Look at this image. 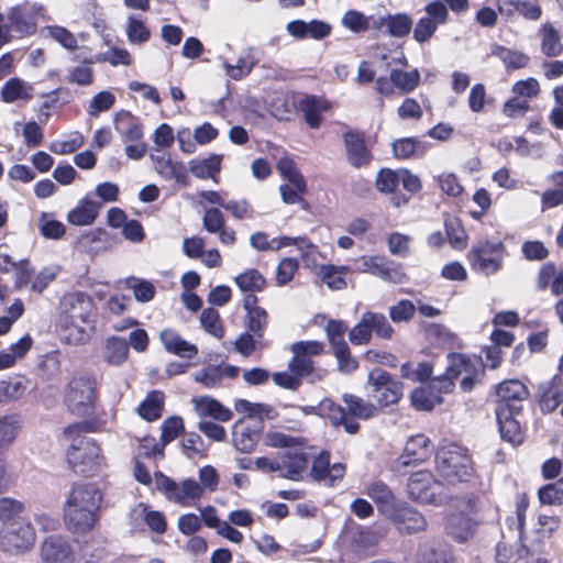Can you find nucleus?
<instances>
[{
	"label": "nucleus",
	"mask_w": 563,
	"mask_h": 563,
	"mask_svg": "<svg viewBox=\"0 0 563 563\" xmlns=\"http://www.w3.org/2000/svg\"><path fill=\"white\" fill-rule=\"evenodd\" d=\"M164 349L169 353L184 358L195 357L199 350L197 345L186 341L173 329H164L159 333Z\"/></svg>",
	"instance_id": "27"
},
{
	"label": "nucleus",
	"mask_w": 563,
	"mask_h": 563,
	"mask_svg": "<svg viewBox=\"0 0 563 563\" xmlns=\"http://www.w3.org/2000/svg\"><path fill=\"white\" fill-rule=\"evenodd\" d=\"M365 316L369 324L371 333L374 332L380 339H391L394 329L383 313L367 311Z\"/></svg>",
	"instance_id": "52"
},
{
	"label": "nucleus",
	"mask_w": 563,
	"mask_h": 563,
	"mask_svg": "<svg viewBox=\"0 0 563 563\" xmlns=\"http://www.w3.org/2000/svg\"><path fill=\"white\" fill-rule=\"evenodd\" d=\"M102 203L88 199L87 197L79 201L78 206L71 209L67 214V220L74 225H89L93 223L99 214Z\"/></svg>",
	"instance_id": "32"
},
{
	"label": "nucleus",
	"mask_w": 563,
	"mask_h": 563,
	"mask_svg": "<svg viewBox=\"0 0 563 563\" xmlns=\"http://www.w3.org/2000/svg\"><path fill=\"white\" fill-rule=\"evenodd\" d=\"M420 563H454V558L446 545H439L422 550Z\"/></svg>",
	"instance_id": "61"
},
{
	"label": "nucleus",
	"mask_w": 563,
	"mask_h": 563,
	"mask_svg": "<svg viewBox=\"0 0 563 563\" xmlns=\"http://www.w3.org/2000/svg\"><path fill=\"white\" fill-rule=\"evenodd\" d=\"M367 496L376 504L377 509L385 517L394 514L397 507V498L391 489L382 481L371 483L366 489Z\"/></svg>",
	"instance_id": "28"
},
{
	"label": "nucleus",
	"mask_w": 563,
	"mask_h": 563,
	"mask_svg": "<svg viewBox=\"0 0 563 563\" xmlns=\"http://www.w3.org/2000/svg\"><path fill=\"white\" fill-rule=\"evenodd\" d=\"M366 18L363 12L357 10H347L341 20V23L347 30L354 33H363L368 31V25L366 24Z\"/></svg>",
	"instance_id": "64"
},
{
	"label": "nucleus",
	"mask_w": 563,
	"mask_h": 563,
	"mask_svg": "<svg viewBox=\"0 0 563 563\" xmlns=\"http://www.w3.org/2000/svg\"><path fill=\"white\" fill-rule=\"evenodd\" d=\"M500 437L503 440L518 445L523 441V433L517 416L520 412H512L509 409H495Z\"/></svg>",
	"instance_id": "25"
},
{
	"label": "nucleus",
	"mask_w": 563,
	"mask_h": 563,
	"mask_svg": "<svg viewBox=\"0 0 563 563\" xmlns=\"http://www.w3.org/2000/svg\"><path fill=\"white\" fill-rule=\"evenodd\" d=\"M129 356V343L120 336L112 335L104 342L102 358L111 366L123 364Z\"/></svg>",
	"instance_id": "33"
},
{
	"label": "nucleus",
	"mask_w": 563,
	"mask_h": 563,
	"mask_svg": "<svg viewBox=\"0 0 563 563\" xmlns=\"http://www.w3.org/2000/svg\"><path fill=\"white\" fill-rule=\"evenodd\" d=\"M97 397L96 378L91 375L82 374L69 380L65 394V402L73 413L88 416L93 412Z\"/></svg>",
	"instance_id": "8"
},
{
	"label": "nucleus",
	"mask_w": 563,
	"mask_h": 563,
	"mask_svg": "<svg viewBox=\"0 0 563 563\" xmlns=\"http://www.w3.org/2000/svg\"><path fill=\"white\" fill-rule=\"evenodd\" d=\"M88 431L86 422L69 424L64 430L65 437L71 441L67 451V462L71 471L84 476H92L100 466V449L96 442L81 435Z\"/></svg>",
	"instance_id": "6"
},
{
	"label": "nucleus",
	"mask_w": 563,
	"mask_h": 563,
	"mask_svg": "<svg viewBox=\"0 0 563 563\" xmlns=\"http://www.w3.org/2000/svg\"><path fill=\"white\" fill-rule=\"evenodd\" d=\"M163 406L164 394L159 390H153L140 404L137 412L143 419L154 421L162 416Z\"/></svg>",
	"instance_id": "40"
},
{
	"label": "nucleus",
	"mask_w": 563,
	"mask_h": 563,
	"mask_svg": "<svg viewBox=\"0 0 563 563\" xmlns=\"http://www.w3.org/2000/svg\"><path fill=\"white\" fill-rule=\"evenodd\" d=\"M463 372H470V358L461 353H450L445 373L412 390L410 395L412 406L418 410L431 411L435 406L441 405L443 395L453 391L454 379Z\"/></svg>",
	"instance_id": "2"
},
{
	"label": "nucleus",
	"mask_w": 563,
	"mask_h": 563,
	"mask_svg": "<svg viewBox=\"0 0 563 563\" xmlns=\"http://www.w3.org/2000/svg\"><path fill=\"white\" fill-rule=\"evenodd\" d=\"M128 287L133 290L135 299L140 302H147L154 298L155 287L151 282L132 277L128 279Z\"/></svg>",
	"instance_id": "63"
},
{
	"label": "nucleus",
	"mask_w": 563,
	"mask_h": 563,
	"mask_svg": "<svg viewBox=\"0 0 563 563\" xmlns=\"http://www.w3.org/2000/svg\"><path fill=\"white\" fill-rule=\"evenodd\" d=\"M195 404L200 416L212 417L222 422L229 421L232 418V411L230 409L209 396L195 399Z\"/></svg>",
	"instance_id": "36"
},
{
	"label": "nucleus",
	"mask_w": 563,
	"mask_h": 563,
	"mask_svg": "<svg viewBox=\"0 0 563 563\" xmlns=\"http://www.w3.org/2000/svg\"><path fill=\"white\" fill-rule=\"evenodd\" d=\"M395 157L400 159H407L420 151L424 152V147L419 140L415 137H404L395 141L391 145Z\"/></svg>",
	"instance_id": "53"
},
{
	"label": "nucleus",
	"mask_w": 563,
	"mask_h": 563,
	"mask_svg": "<svg viewBox=\"0 0 563 563\" xmlns=\"http://www.w3.org/2000/svg\"><path fill=\"white\" fill-rule=\"evenodd\" d=\"M541 52L548 57H558L563 53V44L558 30L549 22L540 29Z\"/></svg>",
	"instance_id": "37"
},
{
	"label": "nucleus",
	"mask_w": 563,
	"mask_h": 563,
	"mask_svg": "<svg viewBox=\"0 0 563 563\" xmlns=\"http://www.w3.org/2000/svg\"><path fill=\"white\" fill-rule=\"evenodd\" d=\"M367 384L372 397L379 407L395 405L404 395V384L379 367L368 372Z\"/></svg>",
	"instance_id": "11"
},
{
	"label": "nucleus",
	"mask_w": 563,
	"mask_h": 563,
	"mask_svg": "<svg viewBox=\"0 0 563 563\" xmlns=\"http://www.w3.org/2000/svg\"><path fill=\"white\" fill-rule=\"evenodd\" d=\"M235 284L244 292H256L264 289L266 279L257 269H247L235 277Z\"/></svg>",
	"instance_id": "49"
},
{
	"label": "nucleus",
	"mask_w": 563,
	"mask_h": 563,
	"mask_svg": "<svg viewBox=\"0 0 563 563\" xmlns=\"http://www.w3.org/2000/svg\"><path fill=\"white\" fill-rule=\"evenodd\" d=\"M264 429L262 417H244L238 420L232 427V444L242 453H251L258 441Z\"/></svg>",
	"instance_id": "13"
},
{
	"label": "nucleus",
	"mask_w": 563,
	"mask_h": 563,
	"mask_svg": "<svg viewBox=\"0 0 563 563\" xmlns=\"http://www.w3.org/2000/svg\"><path fill=\"white\" fill-rule=\"evenodd\" d=\"M401 377L411 382L424 383L432 375V365L429 362H420L416 367L410 362L402 364Z\"/></svg>",
	"instance_id": "56"
},
{
	"label": "nucleus",
	"mask_w": 563,
	"mask_h": 563,
	"mask_svg": "<svg viewBox=\"0 0 563 563\" xmlns=\"http://www.w3.org/2000/svg\"><path fill=\"white\" fill-rule=\"evenodd\" d=\"M41 563H75L70 543L60 536H49L40 548Z\"/></svg>",
	"instance_id": "18"
},
{
	"label": "nucleus",
	"mask_w": 563,
	"mask_h": 563,
	"mask_svg": "<svg viewBox=\"0 0 563 563\" xmlns=\"http://www.w3.org/2000/svg\"><path fill=\"white\" fill-rule=\"evenodd\" d=\"M199 479L201 485L191 478H187L178 484L162 472L155 473L157 489L162 492L169 501L184 507L190 506L199 500L203 494V487L210 492H214L219 484L217 470L211 465H206L200 468Z\"/></svg>",
	"instance_id": "3"
},
{
	"label": "nucleus",
	"mask_w": 563,
	"mask_h": 563,
	"mask_svg": "<svg viewBox=\"0 0 563 563\" xmlns=\"http://www.w3.org/2000/svg\"><path fill=\"white\" fill-rule=\"evenodd\" d=\"M322 405L331 411L330 420L334 426H342L349 434H354L360 430V423L350 418L343 407L331 400H324Z\"/></svg>",
	"instance_id": "42"
},
{
	"label": "nucleus",
	"mask_w": 563,
	"mask_h": 563,
	"mask_svg": "<svg viewBox=\"0 0 563 563\" xmlns=\"http://www.w3.org/2000/svg\"><path fill=\"white\" fill-rule=\"evenodd\" d=\"M125 34L132 45L146 43L151 37V31L140 15H130L126 21Z\"/></svg>",
	"instance_id": "41"
},
{
	"label": "nucleus",
	"mask_w": 563,
	"mask_h": 563,
	"mask_svg": "<svg viewBox=\"0 0 563 563\" xmlns=\"http://www.w3.org/2000/svg\"><path fill=\"white\" fill-rule=\"evenodd\" d=\"M342 399L343 402L346 405V413H349L353 418L366 420L374 417L377 413V407L374 404L364 400L361 397H357L352 394H344Z\"/></svg>",
	"instance_id": "38"
},
{
	"label": "nucleus",
	"mask_w": 563,
	"mask_h": 563,
	"mask_svg": "<svg viewBox=\"0 0 563 563\" xmlns=\"http://www.w3.org/2000/svg\"><path fill=\"white\" fill-rule=\"evenodd\" d=\"M25 507L20 500L2 497L0 498V521L5 526L19 518H23L21 515Z\"/></svg>",
	"instance_id": "51"
},
{
	"label": "nucleus",
	"mask_w": 563,
	"mask_h": 563,
	"mask_svg": "<svg viewBox=\"0 0 563 563\" xmlns=\"http://www.w3.org/2000/svg\"><path fill=\"white\" fill-rule=\"evenodd\" d=\"M21 418L16 413L0 417V450L9 446L21 429Z\"/></svg>",
	"instance_id": "44"
},
{
	"label": "nucleus",
	"mask_w": 563,
	"mask_h": 563,
	"mask_svg": "<svg viewBox=\"0 0 563 563\" xmlns=\"http://www.w3.org/2000/svg\"><path fill=\"white\" fill-rule=\"evenodd\" d=\"M401 533L412 534L427 528V520L412 507H396L394 514L387 517Z\"/></svg>",
	"instance_id": "21"
},
{
	"label": "nucleus",
	"mask_w": 563,
	"mask_h": 563,
	"mask_svg": "<svg viewBox=\"0 0 563 563\" xmlns=\"http://www.w3.org/2000/svg\"><path fill=\"white\" fill-rule=\"evenodd\" d=\"M220 164L221 156L214 154L201 161L191 159L189 162V168L195 177L207 179L212 178L214 174L219 173Z\"/></svg>",
	"instance_id": "43"
},
{
	"label": "nucleus",
	"mask_w": 563,
	"mask_h": 563,
	"mask_svg": "<svg viewBox=\"0 0 563 563\" xmlns=\"http://www.w3.org/2000/svg\"><path fill=\"white\" fill-rule=\"evenodd\" d=\"M496 409H509L512 412H521L522 402L529 396L528 388L518 379L501 382L496 389Z\"/></svg>",
	"instance_id": "16"
},
{
	"label": "nucleus",
	"mask_w": 563,
	"mask_h": 563,
	"mask_svg": "<svg viewBox=\"0 0 563 563\" xmlns=\"http://www.w3.org/2000/svg\"><path fill=\"white\" fill-rule=\"evenodd\" d=\"M345 465L342 463L330 464V454L325 451L313 456L311 470L307 474L312 481L325 486H336L345 475Z\"/></svg>",
	"instance_id": "14"
},
{
	"label": "nucleus",
	"mask_w": 563,
	"mask_h": 563,
	"mask_svg": "<svg viewBox=\"0 0 563 563\" xmlns=\"http://www.w3.org/2000/svg\"><path fill=\"white\" fill-rule=\"evenodd\" d=\"M474 509V499H467V514H452L448 518L446 530L459 542L466 541L473 533L474 520L471 512Z\"/></svg>",
	"instance_id": "26"
},
{
	"label": "nucleus",
	"mask_w": 563,
	"mask_h": 563,
	"mask_svg": "<svg viewBox=\"0 0 563 563\" xmlns=\"http://www.w3.org/2000/svg\"><path fill=\"white\" fill-rule=\"evenodd\" d=\"M444 227L451 246L455 250L465 249L467 235L460 221L456 218H446Z\"/></svg>",
	"instance_id": "54"
},
{
	"label": "nucleus",
	"mask_w": 563,
	"mask_h": 563,
	"mask_svg": "<svg viewBox=\"0 0 563 563\" xmlns=\"http://www.w3.org/2000/svg\"><path fill=\"white\" fill-rule=\"evenodd\" d=\"M498 11L506 18H511L516 13L527 20L537 21L542 15V9L537 0H498Z\"/></svg>",
	"instance_id": "24"
},
{
	"label": "nucleus",
	"mask_w": 563,
	"mask_h": 563,
	"mask_svg": "<svg viewBox=\"0 0 563 563\" xmlns=\"http://www.w3.org/2000/svg\"><path fill=\"white\" fill-rule=\"evenodd\" d=\"M490 56L499 58L505 65L507 71L520 69L526 67L530 58L522 52L512 51L499 44H493L490 46Z\"/></svg>",
	"instance_id": "35"
},
{
	"label": "nucleus",
	"mask_w": 563,
	"mask_h": 563,
	"mask_svg": "<svg viewBox=\"0 0 563 563\" xmlns=\"http://www.w3.org/2000/svg\"><path fill=\"white\" fill-rule=\"evenodd\" d=\"M390 74L395 88L400 90L402 93L413 91L420 82V73L418 69H412L410 71L393 69Z\"/></svg>",
	"instance_id": "48"
},
{
	"label": "nucleus",
	"mask_w": 563,
	"mask_h": 563,
	"mask_svg": "<svg viewBox=\"0 0 563 563\" xmlns=\"http://www.w3.org/2000/svg\"><path fill=\"white\" fill-rule=\"evenodd\" d=\"M114 129L123 142H135L143 137V126L129 111H120L114 117Z\"/></svg>",
	"instance_id": "30"
},
{
	"label": "nucleus",
	"mask_w": 563,
	"mask_h": 563,
	"mask_svg": "<svg viewBox=\"0 0 563 563\" xmlns=\"http://www.w3.org/2000/svg\"><path fill=\"white\" fill-rule=\"evenodd\" d=\"M539 500L544 505L563 504V478L556 483L548 484L539 489Z\"/></svg>",
	"instance_id": "60"
},
{
	"label": "nucleus",
	"mask_w": 563,
	"mask_h": 563,
	"mask_svg": "<svg viewBox=\"0 0 563 563\" xmlns=\"http://www.w3.org/2000/svg\"><path fill=\"white\" fill-rule=\"evenodd\" d=\"M412 24V19L406 13L388 14L384 33L391 37H404L410 33Z\"/></svg>",
	"instance_id": "45"
},
{
	"label": "nucleus",
	"mask_w": 563,
	"mask_h": 563,
	"mask_svg": "<svg viewBox=\"0 0 563 563\" xmlns=\"http://www.w3.org/2000/svg\"><path fill=\"white\" fill-rule=\"evenodd\" d=\"M306 123L311 129H318L322 123V112L329 109V102L316 96H306L299 101Z\"/></svg>",
	"instance_id": "31"
},
{
	"label": "nucleus",
	"mask_w": 563,
	"mask_h": 563,
	"mask_svg": "<svg viewBox=\"0 0 563 563\" xmlns=\"http://www.w3.org/2000/svg\"><path fill=\"white\" fill-rule=\"evenodd\" d=\"M130 520L133 525L137 520H143L153 532L158 534H163L167 528L164 514L158 510H152L144 503L137 504L130 511Z\"/></svg>",
	"instance_id": "29"
},
{
	"label": "nucleus",
	"mask_w": 563,
	"mask_h": 563,
	"mask_svg": "<svg viewBox=\"0 0 563 563\" xmlns=\"http://www.w3.org/2000/svg\"><path fill=\"white\" fill-rule=\"evenodd\" d=\"M346 159L355 168L367 166L372 161V154L367 148L363 133L349 130L343 134Z\"/></svg>",
	"instance_id": "19"
},
{
	"label": "nucleus",
	"mask_w": 563,
	"mask_h": 563,
	"mask_svg": "<svg viewBox=\"0 0 563 563\" xmlns=\"http://www.w3.org/2000/svg\"><path fill=\"white\" fill-rule=\"evenodd\" d=\"M539 401L543 412L554 411L563 400V377L553 376L539 385Z\"/></svg>",
	"instance_id": "23"
},
{
	"label": "nucleus",
	"mask_w": 563,
	"mask_h": 563,
	"mask_svg": "<svg viewBox=\"0 0 563 563\" xmlns=\"http://www.w3.org/2000/svg\"><path fill=\"white\" fill-rule=\"evenodd\" d=\"M201 327L209 334L221 339L224 335V329L221 324L220 314L214 308H206L200 316Z\"/></svg>",
	"instance_id": "58"
},
{
	"label": "nucleus",
	"mask_w": 563,
	"mask_h": 563,
	"mask_svg": "<svg viewBox=\"0 0 563 563\" xmlns=\"http://www.w3.org/2000/svg\"><path fill=\"white\" fill-rule=\"evenodd\" d=\"M347 272L346 266L322 265L319 269V276L329 288L340 290L346 286L344 276Z\"/></svg>",
	"instance_id": "46"
},
{
	"label": "nucleus",
	"mask_w": 563,
	"mask_h": 563,
	"mask_svg": "<svg viewBox=\"0 0 563 563\" xmlns=\"http://www.w3.org/2000/svg\"><path fill=\"white\" fill-rule=\"evenodd\" d=\"M265 445L274 449H289L280 455V476L295 482L302 481L308 474L310 455L302 451L307 444L303 437H294L280 431H268L264 437Z\"/></svg>",
	"instance_id": "4"
},
{
	"label": "nucleus",
	"mask_w": 563,
	"mask_h": 563,
	"mask_svg": "<svg viewBox=\"0 0 563 563\" xmlns=\"http://www.w3.org/2000/svg\"><path fill=\"white\" fill-rule=\"evenodd\" d=\"M267 324L268 316L264 308H254L253 311L246 313V331L253 333L256 339H263Z\"/></svg>",
	"instance_id": "50"
},
{
	"label": "nucleus",
	"mask_w": 563,
	"mask_h": 563,
	"mask_svg": "<svg viewBox=\"0 0 563 563\" xmlns=\"http://www.w3.org/2000/svg\"><path fill=\"white\" fill-rule=\"evenodd\" d=\"M101 501L102 493L95 484L74 485L64 509L67 529L74 534H85L92 530L98 520Z\"/></svg>",
	"instance_id": "1"
},
{
	"label": "nucleus",
	"mask_w": 563,
	"mask_h": 563,
	"mask_svg": "<svg viewBox=\"0 0 563 563\" xmlns=\"http://www.w3.org/2000/svg\"><path fill=\"white\" fill-rule=\"evenodd\" d=\"M505 245L501 242L479 241L468 252V261L474 271L490 275L497 273L504 262Z\"/></svg>",
	"instance_id": "12"
},
{
	"label": "nucleus",
	"mask_w": 563,
	"mask_h": 563,
	"mask_svg": "<svg viewBox=\"0 0 563 563\" xmlns=\"http://www.w3.org/2000/svg\"><path fill=\"white\" fill-rule=\"evenodd\" d=\"M35 530L27 518H19L0 530V549L8 554L27 552L35 542Z\"/></svg>",
	"instance_id": "10"
},
{
	"label": "nucleus",
	"mask_w": 563,
	"mask_h": 563,
	"mask_svg": "<svg viewBox=\"0 0 563 563\" xmlns=\"http://www.w3.org/2000/svg\"><path fill=\"white\" fill-rule=\"evenodd\" d=\"M65 316L60 320L62 336L70 344H82L88 338L86 327L92 323L93 300L82 291L68 294L63 299Z\"/></svg>",
	"instance_id": "5"
},
{
	"label": "nucleus",
	"mask_w": 563,
	"mask_h": 563,
	"mask_svg": "<svg viewBox=\"0 0 563 563\" xmlns=\"http://www.w3.org/2000/svg\"><path fill=\"white\" fill-rule=\"evenodd\" d=\"M195 382L206 388H219L222 386V373L220 365H208L194 374Z\"/></svg>",
	"instance_id": "55"
},
{
	"label": "nucleus",
	"mask_w": 563,
	"mask_h": 563,
	"mask_svg": "<svg viewBox=\"0 0 563 563\" xmlns=\"http://www.w3.org/2000/svg\"><path fill=\"white\" fill-rule=\"evenodd\" d=\"M280 174L288 179V181L296 187V189L300 192H306V180L303 176L297 170L295 164L289 158H283L278 162L277 165Z\"/></svg>",
	"instance_id": "57"
},
{
	"label": "nucleus",
	"mask_w": 563,
	"mask_h": 563,
	"mask_svg": "<svg viewBox=\"0 0 563 563\" xmlns=\"http://www.w3.org/2000/svg\"><path fill=\"white\" fill-rule=\"evenodd\" d=\"M432 454L430 440L424 434H416L408 439L397 464L400 467L417 465L427 461Z\"/></svg>",
	"instance_id": "20"
},
{
	"label": "nucleus",
	"mask_w": 563,
	"mask_h": 563,
	"mask_svg": "<svg viewBox=\"0 0 563 563\" xmlns=\"http://www.w3.org/2000/svg\"><path fill=\"white\" fill-rule=\"evenodd\" d=\"M256 60L252 56L251 52L240 56L234 65L228 60L223 62V68L225 69L227 76L233 80H241L246 77L255 66Z\"/></svg>",
	"instance_id": "47"
},
{
	"label": "nucleus",
	"mask_w": 563,
	"mask_h": 563,
	"mask_svg": "<svg viewBox=\"0 0 563 563\" xmlns=\"http://www.w3.org/2000/svg\"><path fill=\"white\" fill-rule=\"evenodd\" d=\"M33 87L21 78L13 77L7 80L1 88V99L5 103H13L18 100L29 101L33 98Z\"/></svg>",
	"instance_id": "34"
},
{
	"label": "nucleus",
	"mask_w": 563,
	"mask_h": 563,
	"mask_svg": "<svg viewBox=\"0 0 563 563\" xmlns=\"http://www.w3.org/2000/svg\"><path fill=\"white\" fill-rule=\"evenodd\" d=\"M350 536L354 551H363L377 543V536L369 529L357 528L352 530Z\"/></svg>",
	"instance_id": "62"
},
{
	"label": "nucleus",
	"mask_w": 563,
	"mask_h": 563,
	"mask_svg": "<svg viewBox=\"0 0 563 563\" xmlns=\"http://www.w3.org/2000/svg\"><path fill=\"white\" fill-rule=\"evenodd\" d=\"M435 466L439 474L453 485L470 483L475 477L473 461L467 450L455 443L438 449Z\"/></svg>",
	"instance_id": "7"
},
{
	"label": "nucleus",
	"mask_w": 563,
	"mask_h": 563,
	"mask_svg": "<svg viewBox=\"0 0 563 563\" xmlns=\"http://www.w3.org/2000/svg\"><path fill=\"white\" fill-rule=\"evenodd\" d=\"M43 7L35 2H23L10 9L8 20L11 29L21 36L32 35L36 32V18Z\"/></svg>",
	"instance_id": "15"
},
{
	"label": "nucleus",
	"mask_w": 563,
	"mask_h": 563,
	"mask_svg": "<svg viewBox=\"0 0 563 563\" xmlns=\"http://www.w3.org/2000/svg\"><path fill=\"white\" fill-rule=\"evenodd\" d=\"M155 172L165 180H175L180 185H188V172L183 162L173 161L169 155L151 154Z\"/></svg>",
	"instance_id": "22"
},
{
	"label": "nucleus",
	"mask_w": 563,
	"mask_h": 563,
	"mask_svg": "<svg viewBox=\"0 0 563 563\" xmlns=\"http://www.w3.org/2000/svg\"><path fill=\"white\" fill-rule=\"evenodd\" d=\"M362 263L363 272L375 275L385 282L402 284L407 280L401 265L387 258L379 256L363 257Z\"/></svg>",
	"instance_id": "17"
},
{
	"label": "nucleus",
	"mask_w": 563,
	"mask_h": 563,
	"mask_svg": "<svg viewBox=\"0 0 563 563\" xmlns=\"http://www.w3.org/2000/svg\"><path fill=\"white\" fill-rule=\"evenodd\" d=\"M290 352L292 356L287 365L289 372L296 373L301 379L311 377L310 382H314L316 378H321V375L316 372L313 360L302 355L298 351Z\"/></svg>",
	"instance_id": "39"
},
{
	"label": "nucleus",
	"mask_w": 563,
	"mask_h": 563,
	"mask_svg": "<svg viewBox=\"0 0 563 563\" xmlns=\"http://www.w3.org/2000/svg\"><path fill=\"white\" fill-rule=\"evenodd\" d=\"M408 497L419 504L440 506L449 495L442 482L429 471H418L410 475L407 483Z\"/></svg>",
	"instance_id": "9"
},
{
	"label": "nucleus",
	"mask_w": 563,
	"mask_h": 563,
	"mask_svg": "<svg viewBox=\"0 0 563 563\" xmlns=\"http://www.w3.org/2000/svg\"><path fill=\"white\" fill-rule=\"evenodd\" d=\"M38 229L44 238L52 240L60 239L66 232L65 225L60 221L51 218L47 213L41 214Z\"/></svg>",
	"instance_id": "59"
}]
</instances>
